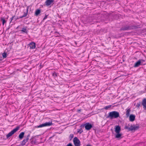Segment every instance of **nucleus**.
Here are the masks:
<instances>
[{
  "label": "nucleus",
  "instance_id": "nucleus-1",
  "mask_svg": "<svg viewBox=\"0 0 146 146\" xmlns=\"http://www.w3.org/2000/svg\"><path fill=\"white\" fill-rule=\"evenodd\" d=\"M115 132L116 133L115 137L117 138H121L122 134L120 133L121 130L120 127L119 125H116L115 127Z\"/></svg>",
  "mask_w": 146,
  "mask_h": 146
},
{
  "label": "nucleus",
  "instance_id": "nucleus-2",
  "mask_svg": "<svg viewBox=\"0 0 146 146\" xmlns=\"http://www.w3.org/2000/svg\"><path fill=\"white\" fill-rule=\"evenodd\" d=\"M119 113L115 111H113L109 113L108 117L111 119L116 118L119 117Z\"/></svg>",
  "mask_w": 146,
  "mask_h": 146
},
{
  "label": "nucleus",
  "instance_id": "nucleus-3",
  "mask_svg": "<svg viewBox=\"0 0 146 146\" xmlns=\"http://www.w3.org/2000/svg\"><path fill=\"white\" fill-rule=\"evenodd\" d=\"M19 128V127L17 126L15 128L13 129L7 135V138H8L13 134L15 133L18 130Z\"/></svg>",
  "mask_w": 146,
  "mask_h": 146
},
{
  "label": "nucleus",
  "instance_id": "nucleus-4",
  "mask_svg": "<svg viewBox=\"0 0 146 146\" xmlns=\"http://www.w3.org/2000/svg\"><path fill=\"white\" fill-rule=\"evenodd\" d=\"M73 142L75 146H80V142L76 137H75L74 138Z\"/></svg>",
  "mask_w": 146,
  "mask_h": 146
},
{
  "label": "nucleus",
  "instance_id": "nucleus-5",
  "mask_svg": "<svg viewBox=\"0 0 146 146\" xmlns=\"http://www.w3.org/2000/svg\"><path fill=\"white\" fill-rule=\"evenodd\" d=\"M52 123L51 122H47L42 124L36 127L37 128H40L45 126H50L52 125Z\"/></svg>",
  "mask_w": 146,
  "mask_h": 146
},
{
  "label": "nucleus",
  "instance_id": "nucleus-6",
  "mask_svg": "<svg viewBox=\"0 0 146 146\" xmlns=\"http://www.w3.org/2000/svg\"><path fill=\"white\" fill-rule=\"evenodd\" d=\"M85 129L87 130H89L92 127V125L89 123H86L84 124Z\"/></svg>",
  "mask_w": 146,
  "mask_h": 146
},
{
  "label": "nucleus",
  "instance_id": "nucleus-7",
  "mask_svg": "<svg viewBox=\"0 0 146 146\" xmlns=\"http://www.w3.org/2000/svg\"><path fill=\"white\" fill-rule=\"evenodd\" d=\"M30 136V135H27L26 139H24L22 142L21 144L22 145H23L26 144V143L28 141L29 138Z\"/></svg>",
  "mask_w": 146,
  "mask_h": 146
},
{
  "label": "nucleus",
  "instance_id": "nucleus-8",
  "mask_svg": "<svg viewBox=\"0 0 146 146\" xmlns=\"http://www.w3.org/2000/svg\"><path fill=\"white\" fill-rule=\"evenodd\" d=\"M54 0H46L45 2L46 5L47 6H49L51 4H53Z\"/></svg>",
  "mask_w": 146,
  "mask_h": 146
},
{
  "label": "nucleus",
  "instance_id": "nucleus-9",
  "mask_svg": "<svg viewBox=\"0 0 146 146\" xmlns=\"http://www.w3.org/2000/svg\"><path fill=\"white\" fill-rule=\"evenodd\" d=\"M135 116L133 114H131L129 116V120L130 121L133 122L134 121L135 119Z\"/></svg>",
  "mask_w": 146,
  "mask_h": 146
},
{
  "label": "nucleus",
  "instance_id": "nucleus-10",
  "mask_svg": "<svg viewBox=\"0 0 146 146\" xmlns=\"http://www.w3.org/2000/svg\"><path fill=\"white\" fill-rule=\"evenodd\" d=\"M29 45L31 49H34L35 47V44L34 42H32L29 44Z\"/></svg>",
  "mask_w": 146,
  "mask_h": 146
},
{
  "label": "nucleus",
  "instance_id": "nucleus-11",
  "mask_svg": "<svg viewBox=\"0 0 146 146\" xmlns=\"http://www.w3.org/2000/svg\"><path fill=\"white\" fill-rule=\"evenodd\" d=\"M142 105L143 106V108L146 110V99H144L143 100Z\"/></svg>",
  "mask_w": 146,
  "mask_h": 146
},
{
  "label": "nucleus",
  "instance_id": "nucleus-12",
  "mask_svg": "<svg viewBox=\"0 0 146 146\" xmlns=\"http://www.w3.org/2000/svg\"><path fill=\"white\" fill-rule=\"evenodd\" d=\"M141 63V62L140 60H138L137 62L135 63L134 65V67H137L139 66L140 65Z\"/></svg>",
  "mask_w": 146,
  "mask_h": 146
},
{
  "label": "nucleus",
  "instance_id": "nucleus-13",
  "mask_svg": "<svg viewBox=\"0 0 146 146\" xmlns=\"http://www.w3.org/2000/svg\"><path fill=\"white\" fill-rule=\"evenodd\" d=\"M126 110V115L127 117H128L130 115V112L131 111L130 109L129 108H127Z\"/></svg>",
  "mask_w": 146,
  "mask_h": 146
},
{
  "label": "nucleus",
  "instance_id": "nucleus-14",
  "mask_svg": "<svg viewBox=\"0 0 146 146\" xmlns=\"http://www.w3.org/2000/svg\"><path fill=\"white\" fill-rule=\"evenodd\" d=\"M137 129V127L135 126H131L130 127H129L128 129L129 130L132 131L135 130Z\"/></svg>",
  "mask_w": 146,
  "mask_h": 146
},
{
  "label": "nucleus",
  "instance_id": "nucleus-15",
  "mask_svg": "<svg viewBox=\"0 0 146 146\" xmlns=\"http://www.w3.org/2000/svg\"><path fill=\"white\" fill-rule=\"evenodd\" d=\"M25 134V133L24 132H21L19 135V138L20 139H22L23 138Z\"/></svg>",
  "mask_w": 146,
  "mask_h": 146
},
{
  "label": "nucleus",
  "instance_id": "nucleus-16",
  "mask_svg": "<svg viewBox=\"0 0 146 146\" xmlns=\"http://www.w3.org/2000/svg\"><path fill=\"white\" fill-rule=\"evenodd\" d=\"M40 10L39 9H37L36 11L35 12V14L37 16L39 15L40 13Z\"/></svg>",
  "mask_w": 146,
  "mask_h": 146
},
{
  "label": "nucleus",
  "instance_id": "nucleus-17",
  "mask_svg": "<svg viewBox=\"0 0 146 146\" xmlns=\"http://www.w3.org/2000/svg\"><path fill=\"white\" fill-rule=\"evenodd\" d=\"M21 31L23 33H27V32L26 28H23L21 30Z\"/></svg>",
  "mask_w": 146,
  "mask_h": 146
},
{
  "label": "nucleus",
  "instance_id": "nucleus-18",
  "mask_svg": "<svg viewBox=\"0 0 146 146\" xmlns=\"http://www.w3.org/2000/svg\"><path fill=\"white\" fill-rule=\"evenodd\" d=\"M1 20L2 21V24L3 25L5 24L6 22V21L4 19V18L2 17L1 18Z\"/></svg>",
  "mask_w": 146,
  "mask_h": 146
},
{
  "label": "nucleus",
  "instance_id": "nucleus-19",
  "mask_svg": "<svg viewBox=\"0 0 146 146\" xmlns=\"http://www.w3.org/2000/svg\"><path fill=\"white\" fill-rule=\"evenodd\" d=\"M111 107V105H108V106H105L104 108V109L105 110H107L109 108H110Z\"/></svg>",
  "mask_w": 146,
  "mask_h": 146
},
{
  "label": "nucleus",
  "instance_id": "nucleus-20",
  "mask_svg": "<svg viewBox=\"0 0 146 146\" xmlns=\"http://www.w3.org/2000/svg\"><path fill=\"white\" fill-rule=\"evenodd\" d=\"M2 56L3 58H6L7 57V54L6 53H4L2 54Z\"/></svg>",
  "mask_w": 146,
  "mask_h": 146
},
{
  "label": "nucleus",
  "instance_id": "nucleus-21",
  "mask_svg": "<svg viewBox=\"0 0 146 146\" xmlns=\"http://www.w3.org/2000/svg\"><path fill=\"white\" fill-rule=\"evenodd\" d=\"M77 132L78 133H81L82 132V130L81 129H78V131H77Z\"/></svg>",
  "mask_w": 146,
  "mask_h": 146
},
{
  "label": "nucleus",
  "instance_id": "nucleus-22",
  "mask_svg": "<svg viewBox=\"0 0 146 146\" xmlns=\"http://www.w3.org/2000/svg\"><path fill=\"white\" fill-rule=\"evenodd\" d=\"M27 15V13H25L22 16H21L20 18H22L23 17H26Z\"/></svg>",
  "mask_w": 146,
  "mask_h": 146
},
{
  "label": "nucleus",
  "instance_id": "nucleus-23",
  "mask_svg": "<svg viewBox=\"0 0 146 146\" xmlns=\"http://www.w3.org/2000/svg\"><path fill=\"white\" fill-rule=\"evenodd\" d=\"M67 146H72V144L70 143L67 145Z\"/></svg>",
  "mask_w": 146,
  "mask_h": 146
},
{
  "label": "nucleus",
  "instance_id": "nucleus-24",
  "mask_svg": "<svg viewBox=\"0 0 146 146\" xmlns=\"http://www.w3.org/2000/svg\"><path fill=\"white\" fill-rule=\"evenodd\" d=\"M128 128H128V127H127V126H125V129H128Z\"/></svg>",
  "mask_w": 146,
  "mask_h": 146
},
{
  "label": "nucleus",
  "instance_id": "nucleus-25",
  "mask_svg": "<svg viewBox=\"0 0 146 146\" xmlns=\"http://www.w3.org/2000/svg\"><path fill=\"white\" fill-rule=\"evenodd\" d=\"M47 18V16H46L43 19L44 20L45 19H46V18Z\"/></svg>",
  "mask_w": 146,
  "mask_h": 146
},
{
  "label": "nucleus",
  "instance_id": "nucleus-26",
  "mask_svg": "<svg viewBox=\"0 0 146 146\" xmlns=\"http://www.w3.org/2000/svg\"><path fill=\"white\" fill-rule=\"evenodd\" d=\"M13 18H14V17H12L11 18V21H12L13 19Z\"/></svg>",
  "mask_w": 146,
  "mask_h": 146
},
{
  "label": "nucleus",
  "instance_id": "nucleus-27",
  "mask_svg": "<svg viewBox=\"0 0 146 146\" xmlns=\"http://www.w3.org/2000/svg\"><path fill=\"white\" fill-rule=\"evenodd\" d=\"M78 111H81V110H78Z\"/></svg>",
  "mask_w": 146,
  "mask_h": 146
},
{
  "label": "nucleus",
  "instance_id": "nucleus-28",
  "mask_svg": "<svg viewBox=\"0 0 146 146\" xmlns=\"http://www.w3.org/2000/svg\"><path fill=\"white\" fill-rule=\"evenodd\" d=\"M87 146H91L90 145H87Z\"/></svg>",
  "mask_w": 146,
  "mask_h": 146
}]
</instances>
